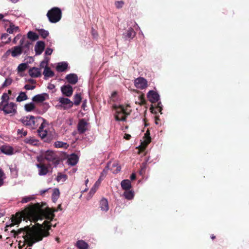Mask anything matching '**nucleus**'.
<instances>
[{
    "label": "nucleus",
    "instance_id": "1",
    "mask_svg": "<svg viewBox=\"0 0 249 249\" xmlns=\"http://www.w3.org/2000/svg\"><path fill=\"white\" fill-rule=\"evenodd\" d=\"M46 205V203H42L41 205L36 203L29 205L20 213H16L12 217V224L11 226L19 224L22 220L36 222L39 219L43 218L51 222L55 217L54 213L57 212V210H53L48 207H44Z\"/></svg>",
    "mask_w": 249,
    "mask_h": 249
},
{
    "label": "nucleus",
    "instance_id": "2",
    "mask_svg": "<svg viewBox=\"0 0 249 249\" xmlns=\"http://www.w3.org/2000/svg\"><path fill=\"white\" fill-rule=\"evenodd\" d=\"M51 226L52 223L45 220L42 224L36 223L32 228L29 226H26L19 229L17 231L13 230L11 233H13L14 237L16 238L17 235L22 232H25L26 234L23 236L25 242L29 247H32L35 243L42 240L43 237L49 235V231Z\"/></svg>",
    "mask_w": 249,
    "mask_h": 249
},
{
    "label": "nucleus",
    "instance_id": "3",
    "mask_svg": "<svg viewBox=\"0 0 249 249\" xmlns=\"http://www.w3.org/2000/svg\"><path fill=\"white\" fill-rule=\"evenodd\" d=\"M31 118H32L31 129H36L40 124V125L37 130L38 135L44 142H50L53 140V136L49 131V122L39 116L35 117L33 116Z\"/></svg>",
    "mask_w": 249,
    "mask_h": 249
},
{
    "label": "nucleus",
    "instance_id": "4",
    "mask_svg": "<svg viewBox=\"0 0 249 249\" xmlns=\"http://www.w3.org/2000/svg\"><path fill=\"white\" fill-rule=\"evenodd\" d=\"M46 16L50 22L56 23L61 18L62 11L59 8L54 7L48 11Z\"/></svg>",
    "mask_w": 249,
    "mask_h": 249
},
{
    "label": "nucleus",
    "instance_id": "5",
    "mask_svg": "<svg viewBox=\"0 0 249 249\" xmlns=\"http://www.w3.org/2000/svg\"><path fill=\"white\" fill-rule=\"evenodd\" d=\"M112 107L116 110L114 116L115 120L117 121H125L126 120V116L129 115V113H127L123 105L117 106L114 105L112 106Z\"/></svg>",
    "mask_w": 249,
    "mask_h": 249
},
{
    "label": "nucleus",
    "instance_id": "6",
    "mask_svg": "<svg viewBox=\"0 0 249 249\" xmlns=\"http://www.w3.org/2000/svg\"><path fill=\"white\" fill-rule=\"evenodd\" d=\"M42 156L44 159L49 162H51L55 167L59 164L60 159L53 151L47 150L43 154Z\"/></svg>",
    "mask_w": 249,
    "mask_h": 249
},
{
    "label": "nucleus",
    "instance_id": "7",
    "mask_svg": "<svg viewBox=\"0 0 249 249\" xmlns=\"http://www.w3.org/2000/svg\"><path fill=\"white\" fill-rule=\"evenodd\" d=\"M37 161L40 162L36 164V166L38 169V175L41 176L46 175L50 172L49 167H51V164L46 165L41 162L38 158H37Z\"/></svg>",
    "mask_w": 249,
    "mask_h": 249
},
{
    "label": "nucleus",
    "instance_id": "8",
    "mask_svg": "<svg viewBox=\"0 0 249 249\" xmlns=\"http://www.w3.org/2000/svg\"><path fill=\"white\" fill-rule=\"evenodd\" d=\"M2 109L5 114H12L14 115L17 113V105L13 102H8L3 104Z\"/></svg>",
    "mask_w": 249,
    "mask_h": 249
},
{
    "label": "nucleus",
    "instance_id": "9",
    "mask_svg": "<svg viewBox=\"0 0 249 249\" xmlns=\"http://www.w3.org/2000/svg\"><path fill=\"white\" fill-rule=\"evenodd\" d=\"M89 124L86 121L85 119H80L78 121L77 129L78 132L79 134L84 133L86 131L88 130V126Z\"/></svg>",
    "mask_w": 249,
    "mask_h": 249
},
{
    "label": "nucleus",
    "instance_id": "10",
    "mask_svg": "<svg viewBox=\"0 0 249 249\" xmlns=\"http://www.w3.org/2000/svg\"><path fill=\"white\" fill-rule=\"evenodd\" d=\"M143 138L144 140L143 142H141V145L140 146L142 151H144L151 141V139L150 136V131L148 129L146 131Z\"/></svg>",
    "mask_w": 249,
    "mask_h": 249
},
{
    "label": "nucleus",
    "instance_id": "11",
    "mask_svg": "<svg viewBox=\"0 0 249 249\" xmlns=\"http://www.w3.org/2000/svg\"><path fill=\"white\" fill-rule=\"evenodd\" d=\"M134 84L137 88L141 89H144L147 87V82L146 80L141 77L135 80Z\"/></svg>",
    "mask_w": 249,
    "mask_h": 249
},
{
    "label": "nucleus",
    "instance_id": "12",
    "mask_svg": "<svg viewBox=\"0 0 249 249\" xmlns=\"http://www.w3.org/2000/svg\"><path fill=\"white\" fill-rule=\"evenodd\" d=\"M22 48L21 46H18L13 47L11 50H8L6 52V54L8 55L9 53H11V55L13 57H16L20 55L22 53Z\"/></svg>",
    "mask_w": 249,
    "mask_h": 249
},
{
    "label": "nucleus",
    "instance_id": "13",
    "mask_svg": "<svg viewBox=\"0 0 249 249\" xmlns=\"http://www.w3.org/2000/svg\"><path fill=\"white\" fill-rule=\"evenodd\" d=\"M61 91L64 95L67 97L71 96L73 91L72 87L69 84L62 86Z\"/></svg>",
    "mask_w": 249,
    "mask_h": 249
},
{
    "label": "nucleus",
    "instance_id": "14",
    "mask_svg": "<svg viewBox=\"0 0 249 249\" xmlns=\"http://www.w3.org/2000/svg\"><path fill=\"white\" fill-rule=\"evenodd\" d=\"M147 98L150 102L155 103L158 102L160 99V96L157 92L154 90H150L147 93Z\"/></svg>",
    "mask_w": 249,
    "mask_h": 249
},
{
    "label": "nucleus",
    "instance_id": "15",
    "mask_svg": "<svg viewBox=\"0 0 249 249\" xmlns=\"http://www.w3.org/2000/svg\"><path fill=\"white\" fill-rule=\"evenodd\" d=\"M59 102L62 105L65 106V108H71L72 107L73 103L69 99L65 97H60Z\"/></svg>",
    "mask_w": 249,
    "mask_h": 249
},
{
    "label": "nucleus",
    "instance_id": "16",
    "mask_svg": "<svg viewBox=\"0 0 249 249\" xmlns=\"http://www.w3.org/2000/svg\"><path fill=\"white\" fill-rule=\"evenodd\" d=\"M45 48V43L42 41H38L36 42V45L35 46V50L36 54H40Z\"/></svg>",
    "mask_w": 249,
    "mask_h": 249
},
{
    "label": "nucleus",
    "instance_id": "17",
    "mask_svg": "<svg viewBox=\"0 0 249 249\" xmlns=\"http://www.w3.org/2000/svg\"><path fill=\"white\" fill-rule=\"evenodd\" d=\"M31 117H33V115H28L26 116H24L22 117L19 121L23 124V125L27 126L30 128H31L32 119Z\"/></svg>",
    "mask_w": 249,
    "mask_h": 249
},
{
    "label": "nucleus",
    "instance_id": "18",
    "mask_svg": "<svg viewBox=\"0 0 249 249\" xmlns=\"http://www.w3.org/2000/svg\"><path fill=\"white\" fill-rule=\"evenodd\" d=\"M65 78L68 82L71 85L76 84L78 81V76L74 73H70L67 75Z\"/></svg>",
    "mask_w": 249,
    "mask_h": 249
},
{
    "label": "nucleus",
    "instance_id": "19",
    "mask_svg": "<svg viewBox=\"0 0 249 249\" xmlns=\"http://www.w3.org/2000/svg\"><path fill=\"white\" fill-rule=\"evenodd\" d=\"M136 36V33L134 29L130 27L123 34V36L125 39H132Z\"/></svg>",
    "mask_w": 249,
    "mask_h": 249
},
{
    "label": "nucleus",
    "instance_id": "20",
    "mask_svg": "<svg viewBox=\"0 0 249 249\" xmlns=\"http://www.w3.org/2000/svg\"><path fill=\"white\" fill-rule=\"evenodd\" d=\"M99 207L102 211L107 212L109 209L107 200L105 198H103L100 201Z\"/></svg>",
    "mask_w": 249,
    "mask_h": 249
},
{
    "label": "nucleus",
    "instance_id": "21",
    "mask_svg": "<svg viewBox=\"0 0 249 249\" xmlns=\"http://www.w3.org/2000/svg\"><path fill=\"white\" fill-rule=\"evenodd\" d=\"M23 141L25 143L33 146H37L39 144L38 140L33 137H27L25 138Z\"/></svg>",
    "mask_w": 249,
    "mask_h": 249
},
{
    "label": "nucleus",
    "instance_id": "22",
    "mask_svg": "<svg viewBox=\"0 0 249 249\" xmlns=\"http://www.w3.org/2000/svg\"><path fill=\"white\" fill-rule=\"evenodd\" d=\"M29 74L32 77H38L41 75L40 69L36 67L30 69Z\"/></svg>",
    "mask_w": 249,
    "mask_h": 249
},
{
    "label": "nucleus",
    "instance_id": "23",
    "mask_svg": "<svg viewBox=\"0 0 249 249\" xmlns=\"http://www.w3.org/2000/svg\"><path fill=\"white\" fill-rule=\"evenodd\" d=\"M25 40L24 38H22L20 40V46L22 48V51L24 53H26L29 50L30 46L31 45V43L28 41H27L25 43Z\"/></svg>",
    "mask_w": 249,
    "mask_h": 249
},
{
    "label": "nucleus",
    "instance_id": "24",
    "mask_svg": "<svg viewBox=\"0 0 249 249\" xmlns=\"http://www.w3.org/2000/svg\"><path fill=\"white\" fill-rule=\"evenodd\" d=\"M45 96H48L47 94L43 93L37 94L34 96L32 98V100L36 103H41L46 100Z\"/></svg>",
    "mask_w": 249,
    "mask_h": 249
},
{
    "label": "nucleus",
    "instance_id": "25",
    "mask_svg": "<svg viewBox=\"0 0 249 249\" xmlns=\"http://www.w3.org/2000/svg\"><path fill=\"white\" fill-rule=\"evenodd\" d=\"M0 151L6 155H11L13 153V148L10 146L3 145L0 148Z\"/></svg>",
    "mask_w": 249,
    "mask_h": 249
},
{
    "label": "nucleus",
    "instance_id": "26",
    "mask_svg": "<svg viewBox=\"0 0 249 249\" xmlns=\"http://www.w3.org/2000/svg\"><path fill=\"white\" fill-rule=\"evenodd\" d=\"M68 63L66 62H62L58 63L56 67V70L58 72H63L65 71L68 68Z\"/></svg>",
    "mask_w": 249,
    "mask_h": 249
},
{
    "label": "nucleus",
    "instance_id": "27",
    "mask_svg": "<svg viewBox=\"0 0 249 249\" xmlns=\"http://www.w3.org/2000/svg\"><path fill=\"white\" fill-rule=\"evenodd\" d=\"M122 189L125 191L129 190L131 188V181L129 179H124L121 183Z\"/></svg>",
    "mask_w": 249,
    "mask_h": 249
},
{
    "label": "nucleus",
    "instance_id": "28",
    "mask_svg": "<svg viewBox=\"0 0 249 249\" xmlns=\"http://www.w3.org/2000/svg\"><path fill=\"white\" fill-rule=\"evenodd\" d=\"M43 73L44 75L45 79L48 77H52L54 75L53 71L47 66H45Z\"/></svg>",
    "mask_w": 249,
    "mask_h": 249
},
{
    "label": "nucleus",
    "instance_id": "29",
    "mask_svg": "<svg viewBox=\"0 0 249 249\" xmlns=\"http://www.w3.org/2000/svg\"><path fill=\"white\" fill-rule=\"evenodd\" d=\"M78 161V157L75 154H72L71 157L68 159V162L69 164L74 166L75 165Z\"/></svg>",
    "mask_w": 249,
    "mask_h": 249
},
{
    "label": "nucleus",
    "instance_id": "30",
    "mask_svg": "<svg viewBox=\"0 0 249 249\" xmlns=\"http://www.w3.org/2000/svg\"><path fill=\"white\" fill-rule=\"evenodd\" d=\"M150 109L151 110V112L152 113H157V111H158L159 112H160V113L161 114L162 113L161 110H162V105H161V102H159L158 103L157 106H156V107L155 108L154 107H153L152 106L150 107Z\"/></svg>",
    "mask_w": 249,
    "mask_h": 249
},
{
    "label": "nucleus",
    "instance_id": "31",
    "mask_svg": "<svg viewBox=\"0 0 249 249\" xmlns=\"http://www.w3.org/2000/svg\"><path fill=\"white\" fill-rule=\"evenodd\" d=\"M76 246L79 249H87L88 244L83 240H79L76 243Z\"/></svg>",
    "mask_w": 249,
    "mask_h": 249
},
{
    "label": "nucleus",
    "instance_id": "32",
    "mask_svg": "<svg viewBox=\"0 0 249 249\" xmlns=\"http://www.w3.org/2000/svg\"><path fill=\"white\" fill-rule=\"evenodd\" d=\"M19 31V28L18 26H15L13 23H10L9 27L7 28V32L9 34H13L14 32H18Z\"/></svg>",
    "mask_w": 249,
    "mask_h": 249
},
{
    "label": "nucleus",
    "instance_id": "33",
    "mask_svg": "<svg viewBox=\"0 0 249 249\" xmlns=\"http://www.w3.org/2000/svg\"><path fill=\"white\" fill-rule=\"evenodd\" d=\"M81 96L80 93H76L73 96V105L78 106L80 105L81 101Z\"/></svg>",
    "mask_w": 249,
    "mask_h": 249
},
{
    "label": "nucleus",
    "instance_id": "34",
    "mask_svg": "<svg viewBox=\"0 0 249 249\" xmlns=\"http://www.w3.org/2000/svg\"><path fill=\"white\" fill-rule=\"evenodd\" d=\"M124 196L126 199L128 200H131L134 197V192L130 190L125 191V192L124 193Z\"/></svg>",
    "mask_w": 249,
    "mask_h": 249
},
{
    "label": "nucleus",
    "instance_id": "35",
    "mask_svg": "<svg viewBox=\"0 0 249 249\" xmlns=\"http://www.w3.org/2000/svg\"><path fill=\"white\" fill-rule=\"evenodd\" d=\"M28 99V97L24 92H21L19 95L17 97L16 101L17 102H22Z\"/></svg>",
    "mask_w": 249,
    "mask_h": 249
},
{
    "label": "nucleus",
    "instance_id": "36",
    "mask_svg": "<svg viewBox=\"0 0 249 249\" xmlns=\"http://www.w3.org/2000/svg\"><path fill=\"white\" fill-rule=\"evenodd\" d=\"M28 37L30 39L35 41L38 39V36L32 31H29L27 34Z\"/></svg>",
    "mask_w": 249,
    "mask_h": 249
},
{
    "label": "nucleus",
    "instance_id": "37",
    "mask_svg": "<svg viewBox=\"0 0 249 249\" xmlns=\"http://www.w3.org/2000/svg\"><path fill=\"white\" fill-rule=\"evenodd\" d=\"M35 105L33 103L26 104L24 106L25 110L27 112L33 111L35 108Z\"/></svg>",
    "mask_w": 249,
    "mask_h": 249
},
{
    "label": "nucleus",
    "instance_id": "38",
    "mask_svg": "<svg viewBox=\"0 0 249 249\" xmlns=\"http://www.w3.org/2000/svg\"><path fill=\"white\" fill-rule=\"evenodd\" d=\"M38 32L39 34L40 35V36L43 38H46L49 34V32L48 31L45 30L43 29H38Z\"/></svg>",
    "mask_w": 249,
    "mask_h": 249
},
{
    "label": "nucleus",
    "instance_id": "39",
    "mask_svg": "<svg viewBox=\"0 0 249 249\" xmlns=\"http://www.w3.org/2000/svg\"><path fill=\"white\" fill-rule=\"evenodd\" d=\"M67 178V176L66 175L62 174L61 173H58L56 178V180L57 181V182H60L63 179V180H62V181H64L66 180Z\"/></svg>",
    "mask_w": 249,
    "mask_h": 249
},
{
    "label": "nucleus",
    "instance_id": "40",
    "mask_svg": "<svg viewBox=\"0 0 249 249\" xmlns=\"http://www.w3.org/2000/svg\"><path fill=\"white\" fill-rule=\"evenodd\" d=\"M121 167L118 166L117 164L113 163L111 170L114 174H117L121 170Z\"/></svg>",
    "mask_w": 249,
    "mask_h": 249
},
{
    "label": "nucleus",
    "instance_id": "41",
    "mask_svg": "<svg viewBox=\"0 0 249 249\" xmlns=\"http://www.w3.org/2000/svg\"><path fill=\"white\" fill-rule=\"evenodd\" d=\"M9 97L6 93H3L1 96V104H5L8 103Z\"/></svg>",
    "mask_w": 249,
    "mask_h": 249
},
{
    "label": "nucleus",
    "instance_id": "42",
    "mask_svg": "<svg viewBox=\"0 0 249 249\" xmlns=\"http://www.w3.org/2000/svg\"><path fill=\"white\" fill-rule=\"evenodd\" d=\"M18 135H20L21 137L26 136L27 135V131L24 130L23 128L18 129L17 130Z\"/></svg>",
    "mask_w": 249,
    "mask_h": 249
},
{
    "label": "nucleus",
    "instance_id": "43",
    "mask_svg": "<svg viewBox=\"0 0 249 249\" xmlns=\"http://www.w3.org/2000/svg\"><path fill=\"white\" fill-rule=\"evenodd\" d=\"M12 82V79H11V78H6L4 81V82L3 83V84H2L1 87L2 88H4L5 87H7L8 86L10 85L11 84Z\"/></svg>",
    "mask_w": 249,
    "mask_h": 249
},
{
    "label": "nucleus",
    "instance_id": "44",
    "mask_svg": "<svg viewBox=\"0 0 249 249\" xmlns=\"http://www.w3.org/2000/svg\"><path fill=\"white\" fill-rule=\"evenodd\" d=\"M59 195H60V192H59V191L58 189H55L54 190H53V195H52V197H53V199H57L59 196Z\"/></svg>",
    "mask_w": 249,
    "mask_h": 249
},
{
    "label": "nucleus",
    "instance_id": "45",
    "mask_svg": "<svg viewBox=\"0 0 249 249\" xmlns=\"http://www.w3.org/2000/svg\"><path fill=\"white\" fill-rule=\"evenodd\" d=\"M27 68V64L25 63H22L19 65L18 66V70L19 71H23Z\"/></svg>",
    "mask_w": 249,
    "mask_h": 249
},
{
    "label": "nucleus",
    "instance_id": "46",
    "mask_svg": "<svg viewBox=\"0 0 249 249\" xmlns=\"http://www.w3.org/2000/svg\"><path fill=\"white\" fill-rule=\"evenodd\" d=\"M54 145L55 147L61 148L65 147L67 144L65 142L57 141L55 142Z\"/></svg>",
    "mask_w": 249,
    "mask_h": 249
},
{
    "label": "nucleus",
    "instance_id": "47",
    "mask_svg": "<svg viewBox=\"0 0 249 249\" xmlns=\"http://www.w3.org/2000/svg\"><path fill=\"white\" fill-rule=\"evenodd\" d=\"M139 100L140 101L139 104L141 105H143L145 104V100L143 94H142L139 96Z\"/></svg>",
    "mask_w": 249,
    "mask_h": 249
},
{
    "label": "nucleus",
    "instance_id": "48",
    "mask_svg": "<svg viewBox=\"0 0 249 249\" xmlns=\"http://www.w3.org/2000/svg\"><path fill=\"white\" fill-rule=\"evenodd\" d=\"M124 4V2L122 0L116 1L115 2V5L117 9H120L123 7Z\"/></svg>",
    "mask_w": 249,
    "mask_h": 249
},
{
    "label": "nucleus",
    "instance_id": "49",
    "mask_svg": "<svg viewBox=\"0 0 249 249\" xmlns=\"http://www.w3.org/2000/svg\"><path fill=\"white\" fill-rule=\"evenodd\" d=\"M96 185L95 184H94V186L90 189L89 192V195H90L91 196H92L96 192L97 189H96Z\"/></svg>",
    "mask_w": 249,
    "mask_h": 249
},
{
    "label": "nucleus",
    "instance_id": "50",
    "mask_svg": "<svg viewBox=\"0 0 249 249\" xmlns=\"http://www.w3.org/2000/svg\"><path fill=\"white\" fill-rule=\"evenodd\" d=\"M33 199V197L31 196H27L23 197L21 200V202L24 203H27L31 200H32Z\"/></svg>",
    "mask_w": 249,
    "mask_h": 249
},
{
    "label": "nucleus",
    "instance_id": "51",
    "mask_svg": "<svg viewBox=\"0 0 249 249\" xmlns=\"http://www.w3.org/2000/svg\"><path fill=\"white\" fill-rule=\"evenodd\" d=\"M3 176V172L0 169V187L3 184V180L2 178V176Z\"/></svg>",
    "mask_w": 249,
    "mask_h": 249
},
{
    "label": "nucleus",
    "instance_id": "52",
    "mask_svg": "<svg viewBox=\"0 0 249 249\" xmlns=\"http://www.w3.org/2000/svg\"><path fill=\"white\" fill-rule=\"evenodd\" d=\"M35 88V86H32V85H28V84H27L24 87V88L26 89V90H30V89H34V88Z\"/></svg>",
    "mask_w": 249,
    "mask_h": 249
},
{
    "label": "nucleus",
    "instance_id": "53",
    "mask_svg": "<svg viewBox=\"0 0 249 249\" xmlns=\"http://www.w3.org/2000/svg\"><path fill=\"white\" fill-rule=\"evenodd\" d=\"M53 53V50L51 48H47L45 51V54L46 55H51Z\"/></svg>",
    "mask_w": 249,
    "mask_h": 249
},
{
    "label": "nucleus",
    "instance_id": "54",
    "mask_svg": "<svg viewBox=\"0 0 249 249\" xmlns=\"http://www.w3.org/2000/svg\"><path fill=\"white\" fill-rule=\"evenodd\" d=\"M131 138V135L128 134H125L124 135V138L126 140H129Z\"/></svg>",
    "mask_w": 249,
    "mask_h": 249
},
{
    "label": "nucleus",
    "instance_id": "55",
    "mask_svg": "<svg viewBox=\"0 0 249 249\" xmlns=\"http://www.w3.org/2000/svg\"><path fill=\"white\" fill-rule=\"evenodd\" d=\"M53 210H57V212L58 211H62V208L61 207V204H59L57 208L56 209L55 208H52Z\"/></svg>",
    "mask_w": 249,
    "mask_h": 249
},
{
    "label": "nucleus",
    "instance_id": "56",
    "mask_svg": "<svg viewBox=\"0 0 249 249\" xmlns=\"http://www.w3.org/2000/svg\"><path fill=\"white\" fill-rule=\"evenodd\" d=\"M103 176V173H102V175L100 177L98 181L96 182L95 185H97L98 182L100 183L101 182V181L103 179V178H102Z\"/></svg>",
    "mask_w": 249,
    "mask_h": 249
},
{
    "label": "nucleus",
    "instance_id": "57",
    "mask_svg": "<svg viewBox=\"0 0 249 249\" xmlns=\"http://www.w3.org/2000/svg\"><path fill=\"white\" fill-rule=\"evenodd\" d=\"M130 178L131 180H135L136 178V176L135 174L133 173L132 174H131L130 176Z\"/></svg>",
    "mask_w": 249,
    "mask_h": 249
},
{
    "label": "nucleus",
    "instance_id": "58",
    "mask_svg": "<svg viewBox=\"0 0 249 249\" xmlns=\"http://www.w3.org/2000/svg\"><path fill=\"white\" fill-rule=\"evenodd\" d=\"M55 88V86L53 85V84H50L49 86H48V89H53L54 88Z\"/></svg>",
    "mask_w": 249,
    "mask_h": 249
},
{
    "label": "nucleus",
    "instance_id": "59",
    "mask_svg": "<svg viewBox=\"0 0 249 249\" xmlns=\"http://www.w3.org/2000/svg\"><path fill=\"white\" fill-rule=\"evenodd\" d=\"M47 191H48V190H47V189H46V190H41V191H40V194L41 195H43V194H44L45 193L47 192Z\"/></svg>",
    "mask_w": 249,
    "mask_h": 249
},
{
    "label": "nucleus",
    "instance_id": "60",
    "mask_svg": "<svg viewBox=\"0 0 249 249\" xmlns=\"http://www.w3.org/2000/svg\"><path fill=\"white\" fill-rule=\"evenodd\" d=\"M117 95V92L116 91H113L111 94V97L112 98L115 97Z\"/></svg>",
    "mask_w": 249,
    "mask_h": 249
},
{
    "label": "nucleus",
    "instance_id": "61",
    "mask_svg": "<svg viewBox=\"0 0 249 249\" xmlns=\"http://www.w3.org/2000/svg\"><path fill=\"white\" fill-rule=\"evenodd\" d=\"M46 63L44 61L41 62L40 63V66L41 68H43Z\"/></svg>",
    "mask_w": 249,
    "mask_h": 249
},
{
    "label": "nucleus",
    "instance_id": "62",
    "mask_svg": "<svg viewBox=\"0 0 249 249\" xmlns=\"http://www.w3.org/2000/svg\"><path fill=\"white\" fill-rule=\"evenodd\" d=\"M160 119L158 117L156 116V119H155V123L156 124H158V121H159Z\"/></svg>",
    "mask_w": 249,
    "mask_h": 249
},
{
    "label": "nucleus",
    "instance_id": "63",
    "mask_svg": "<svg viewBox=\"0 0 249 249\" xmlns=\"http://www.w3.org/2000/svg\"><path fill=\"white\" fill-rule=\"evenodd\" d=\"M4 104H1V102L0 103V110H2L3 111V105Z\"/></svg>",
    "mask_w": 249,
    "mask_h": 249
},
{
    "label": "nucleus",
    "instance_id": "64",
    "mask_svg": "<svg viewBox=\"0 0 249 249\" xmlns=\"http://www.w3.org/2000/svg\"><path fill=\"white\" fill-rule=\"evenodd\" d=\"M211 239H212V240H214V239H215L216 237H215V236L214 234H212V235H211Z\"/></svg>",
    "mask_w": 249,
    "mask_h": 249
}]
</instances>
